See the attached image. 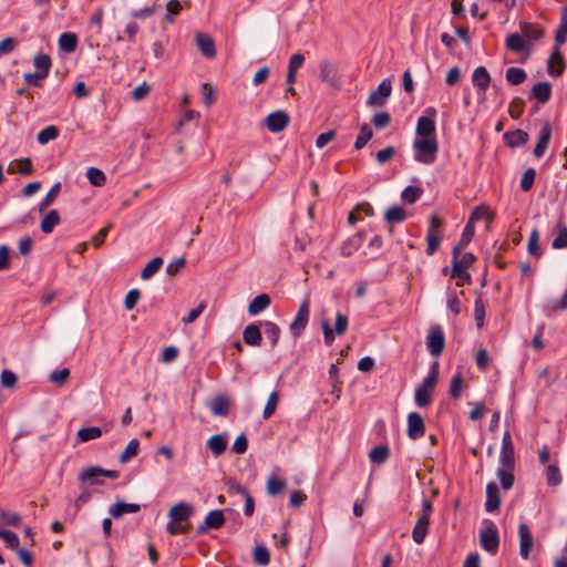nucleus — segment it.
<instances>
[{
	"label": "nucleus",
	"mask_w": 567,
	"mask_h": 567,
	"mask_svg": "<svg viewBox=\"0 0 567 567\" xmlns=\"http://www.w3.org/2000/svg\"><path fill=\"white\" fill-rule=\"evenodd\" d=\"M414 159L422 164H432L436 159L439 144L436 138H414Z\"/></svg>",
	"instance_id": "f257e3e1"
},
{
	"label": "nucleus",
	"mask_w": 567,
	"mask_h": 567,
	"mask_svg": "<svg viewBox=\"0 0 567 567\" xmlns=\"http://www.w3.org/2000/svg\"><path fill=\"white\" fill-rule=\"evenodd\" d=\"M432 511H433L432 503L429 499L424 498L422 501V514L417 518V520L412 529V538L417 545H421L424 543L425 537L429 533Z\"/></svg>",
	"instance_id": "f03ea898"
},
{
	"label": "nucleus",
	"mask_w": 567,
	"mask_h": 567,
	"mask_svg": "<svg viewBox=\"0 0 567 567\" xmlns=\"http://www.w3.org/2000/svg\"><path fill=\"white\" fill-rule=\"evenodd\" d=\"M349 319L346 315L338 312L336 315L334 327L331 328L328 320L321 321V329L323 332V340L327 346H331L334 341L336 336H343L348 329Z\"/></svg>",
	"instance_id": "7ed1b4c3"
},
{
	"label": "nucleus",
	"mask_w": 567,
	"mask_h": 567,
	"mask_svg": "<svg viewBox=\"0 0 567 567\" xmlns=\"http://www.w3.org/2000/svg\"><path fill=\"white\" fill-rule=\"evenodd\" d=\"M310 317V298L306 296L301 301L293 321L290 323V330L295 337H299L306 329Z\"/></svg>",
	"instance_id": "20e7f679"
},
{
	"label": "nucleus",
	"mask_w": 567,
	"mask_h": 567,
	"mask_svg": "<svg viewBox=\"0 0 567 567\" xmlns=\"http://www.w3.org/2000/svg\"><path fill=\"white\" fill-rule=\"evenodd\" d=\"M426 347L431 355L440 357L445 347V337L440 326H432L426 337Z\"/></svg>",
	"instance_id": "39448f33"
},
{
	"label": "nucleus",
	"mask_w": 567,
	"mask_h": 567,
	"mask_svg": "<svg viewBox=\"0 0 567 567\" xmlns=\"http://www.w3.org/2000/svg\"><path fill=\"white\" fill-rule=\"evenodd\" d=\"M480 540L482 547L492 554H495L499 546L498 532L492 522H487L484 529L481 530Z\"/></svg>",
	"instance_id": "423d86ee"
},
{
	"label": "nucleus",
	"mask_w": 567,
	"mask_h": 567,
	"mask_svg": "<svg viewBox=\"0 0 567 567\" xmlns=\"http://www.w3.org/2000/svg\"><path fill=\"white\" fill-rule=\"evenodd\" d=\"M109 477V478H117L118 473L116 471H110V470H103L99 466H91L84 468L80 475L79 478L82 482H90L92 485L102 484L100 481V477Z\"/></svg>",
	"instance_id": "0eeeda50"
},
{
	"label": "nucleus",
	"mask_w": 567,
	"mask_h": 567,
	"mask_svg": "<svg viewBox=\"0 0 567 567\" xmlns=\"http://www.w3.org/2000/svg\"><path fill=\"white\" fill-rule=\"evenodd\" d=\"M392 84L389 79L383 80L379 86L373 90L367 100L369 106H382L391 95Z\"/></svg>",
	"instance_id": "6e6552de"
},
{
	"label": "nucleus",
	"mask_w": 567,
	"mask_h": 567,
	"mask_svg": "<svg viewBox=\"0 0 567 567\" xmlns=\"http://www.w3.org/2000/svg\"><path fill=\"white\" fill-rule=\"evenodd\" d=\"M518 537H519V556L524 560H527L529 558L530 550L534 545V537H533V534H532L529 527L525 523H522L518 526Z\"/></svg>",
	"instance_id": "1a4fd4ad"
},
{
	"label": "nucleus",
	"mask_w": 567,
	"mask_h": 567,
	"mask_svg": "<svg viewBox=\"0 0 567 567\" xmlns=\"http://www.w3.org/2000/svg\"><path fill=\"white\" fill-rule=\"evenodd\" d=\"M265 124L272 133L281 132L289 124V115L285 111L272 112L266 117Z\"/></svg>",
	"instance_id": "9d476101"
},
{
	"label": "nucleus",
	"mask_w": 567,
	"mask_h": 567,
	"mask_svg": "<svg viewBox=\"0 0 567 567\" xmlns=\"http://www.w3.org/2000/svg\"><path fill=\"white\" fill-rule=\"evenodd\" d=\"M408 436L412 440L420 439L424 435L425 425L421 414L411 412L408 415Z\"/></svg>",
	"instance_id": "9b49d317"
},
{
	"label": "nucleus",
	"mask_w": 567,
	"mask_h": 567,
	"mask_svg": "<svg viewBox=\"0 0 567 567\" xmlns=\"http://www.w3.org/2000/svg\"><path fill=\"white\" fill-rule=\"evenodd\" d=\"M195 42L200 53L208 59H214L216 56V48L214 39L205 33H196Z\"/></svg>",
	"instance_id": "f8f14e48"
},
{
	"label": "nucleus",
	"mask_w": 567,
	"mask_h": 567,
	"mask_svg": "<svg viewBox=\"0 0 567 567\" xmlns=\"http://www.w3.org/2000/svg\"><path fill=\"white\" fill-rule=\"evenodd\" d=\"M514 467L515 462H499L497 477L504 489H509L514 484Z\"/></svg>",
	"instance_id": "ddd939ff"
},
{
	"label": "nucleus",
	"mask_w": 567,
	"mask_h": 567,
	"mask_svg": "<svg viewBox=\"0 0 567 567\" xmlns=\"http://www.w3.org/2000/svg\"><path fill=\"white\" fill-rule=\"evenodd\" d=\"M207 447L210 450L212 454L217 457L221 455L227 446H228V435L227 433H218L215 435H212L207 440Z\"/></svg>",
	"instance_id": "4468645a"
},
{
	"label": "nucleus",
	"mask_w": 567,
	"mask_h": 567,
	"mask_svg": "<svg viewBox=\"0 0 567 567\" xmlns=\"http://www.w3.org/2000/svg\"><path fill=\"white\" fill-rule=\"evenodd\" d=\"M415 138H436L435 122L427 116H421L416 123Z\"/></svg>",
	"instance_id": "2eb2a0df"
},
{
	"label": "nucleus",
	"mask_w": 567,
	"mask_h": 567,
	"mask_svg": "<svg viewBox=\"0 0 567 567\" xmlns=\"http://www.w3.org/2000/svg\"><path fill=\"white\" fill-rule=\"evenodd\" d=\"M501 505V497H499V491L496 483L491 482L486 486V502H485V509L488 513L495 512L499 508Z\"/></svg>",
	"instance_id": "dca6fc26"
},
{
	"label": "nucleus",
	"mask_w": 567,
	"mask_h": 567,
	"mask_svg": "<svg viewBox=\"0 0 567 567\" xmlns=\"http://www.w3.org/2000/svg\"><path fill=\"white\" fill-rule=\"evenodd\" d=\"M320 79L331 86H339L338 72L331 62L324 61L319 66Z\"/></svg>",
	"instance_id": "f3484780"
},
{
	"label": "nucleus",
	"mask_w": 567,
	"mask_h": 567,
	"mask_svg": "<svg viewBox=\"0 0 567 567\" xmlns=\"http://www.w3.org/2000/svg\"><path fill=\"white\" fill-rule=\"evenodd\" d=\"M565 69V62L559 49H556L549 56L547 63V71L551 76H558Z\"/></svg>",
	"instance_id": "a211bd4d"
},
{
	"label": "nucleus",
	"mask_w": 567,
	"mask_h": 567,
	"mask_svg": "<svg viewBox=\"0 0 567 567\" xmlns=\"http://www.w3.org/2000/svg\"><path fill=\"white\" fill-rule=\"evenodd\" d=\"M499 462H515L514 444L509 431H505L503 435Z\"/></svg>",
	"instance_id": "6ab92c4d"
},
{
	"label": "nucleus",
	"mask_w": 567,
	"mask_h": 567,
	"mask_svg": "<svg viewBox=\"0 0 567 567\" xmlns=\"http://www.w3.org/2000/svg\"><path fill=\"white\" fill-rule=\"evenodd\" d=\"M472 82L481 92L485 93L491 83V75L486 68L478 66L473 71Z\"/></svg>",
	"instance_id": "aec40b11"
},
{
	"label": "nucleus",
	"mask_w": 567,
	"mask_h": 567,
	"mask_svg": "<svg viewBox=\"0 0 567 567\" xmlns=\"http://www.w3.org/2000/svg\"><path fill=\"white\" fill-rule=\"evenodd\" d=\"M193 514V507L184 502L175 504L168 512L172 520L183 522L189 518Z\"/></svg>",
	"instance_id": "412c9836"
},
{
	"label": "nucleus",
	"mask_w": 567,
	"mask_h": 567,
	"mask_svg": "<svg viewBox=\"0 0 567 567\" xmlns=\"http://www.w3.org/2000/svg\"><path fill=\"white\" fill-rule=\"evenodd\" d=\"M475 261V257L471 252H463L460 247L453 248V267L467 269Z\"/></svg>",
	"instance_id": "4be33fe9"
},
{
	"label": "nucleus",
	"mask_w": 567,
	"mask_h": 567,
	"mask_svg": "<svg viewBox=\"0 0 567 567\" xmlns=\"http://www.w3.org/2000/svg\"><path fill=\"white\" fill-rule=\"evenodd\" d=\"M550 136L551 128L548 124H545L540 130L538 142L534 148V155L536 157H542L545 154L550 142Z\"/></svg>",
	"instance_id": "5701e85b"
},
{
	"label": "nucleus",
	"mask_w": 567,
	"mask_h": 567,
	"mask_svg": "<svg viewBox=\"0 0 567 567\" xmlns=\"http://www.w3.org/2000/svg\"><path fill=\"white\" fill-rule=\"evenodd\" d=\"M243 339L246 344L258 347L261 343L262 337L260 329L257 324H248L243 332Z\"/></svg>",
	"instance_id": "b1692460"
},
{
	"label": "nucleus",
	"mask_w": 567,
	"mask_h": 567,
	"mask_svg": "<svg viewBox=\"0 0 567 567\" xmlns=\"http://www.w3.org/2000/svg\"><path fill=\"white\" fill-rule=\"evenodd\" d=\"M362 241H363V234L362 233H358V234L349 237L348 239H346L342 243L341 254L343 256H346V257L351 256L352 254H354L361 247Z\"/></svg>",
	"instance_id": "393cba45"
},
{
	"label": "nucleus",
	"mask_w": 567,
	"mask_h": 567,
	"mask_svg": "<svg viewBox=\"0 0 567 567\" xmlns=\"http://www.w3.org/2000/svg\"><path fill=\"white\" fill-rule=\"evenodd\" d=\"M225 523L224 513L220 509L212 511L207 514L204 526L199 527V530H205L207 528L218 529Z\"/></svg>",
	"instance_id": "a878e982"
},
{
	"label": "nucleus",
	"mask_w": 567,
	"mask_h": 567,
	"mask_svg": "<svg viewBox=\"0 0 567 567\" xmlns=\"http://www.w3.org/2000/svg\"><path fill=\"white\" fill-rule=\"evenodd\" d=\"M305 56L301 53L291 55L288 64L287 83L293 84L297 79V72L302 66Z\"/></svg>",
	"instance_id": "bb28decb"
},
{
	"label": "nucleus",
	"mask_w": 567,
	"mask_h": 567,
	"mask_svg": "<svg viewBox=\"0 0 567 567\" xmlns=\"http://www.w3.org/2000/svg\"><path fill=\"white\" fill-rule=\"evenodd\" d=\"M141 506L135 503L117 502L110 507V514L114 518H118L126 513H136Z\"/></svg>",
	"instance_id": "cd10ccee"
},
{
	"label": "nucleus",
	"mask_w": 567,
	"mask_h": 567,
	"mask_svg": "<svg viewBox=\"0 0 567 567\" xmlns=\"http://www.w3.org/2000/svg\"><path fill=\"white\" fill-rule=\"evenodd\" d=\"M270 305V297L267 293L256 296L248 306V312L256 316L268 308Z\"/></svg>",
	"instance_id": "c85d7f7f"
},
{
	"label": "nucleus",
	"mask_w": 567,
	"mask_h": 567,
	"mask_svg": "<svg viewBox=\"0 0 567 567\" xmlns=\"http://www.w3.org/2000/svg\"><path fill=\"white\" fill-rule=\"evenodd\" d=\"M532 95L539 103H546L551 96V86L548 82H540L533 86Z\"/></svg>",
	"instance_id": "c756f323"
},
{
	"label": "nucleus",
	"mask_w": 567,
	"mask_h": 567,
	"mask_svg": "<svg viewBox=\"0 0 567 567\" xmlns=\"http://www.w3.org/2000/svg\"><path fill=\"white\" fill-rule=\"evenodd\" d=\"M209 408L214 415L225 416L229 409V400L225 395H217L213 399Z\"/></svg>",
	"instance_id": "7c9ffc66"
},
{
	"label": "nucleus",
	"mask_w": 567,
	"mask_h": 567,
	"mask_svg": "<svg viewBox=\"0 0 567 567\" xmlns=\"http://www.w3.org/2000/svg\"><path fill=\"white\" fill-rule=\"evenodd\" d=\"M59 223L60 215L58 210L52 209L42 218L40 228L44 234H50Z\"/></svg>",
	"instance_id": "2f4dec72"
},
{
	"label": "nucleus",
	"mask_w": 567,
	"mask_h": 567,
	"mask_svg": "<svg viewBox=\"0 0 567 567\" xmlns=\"http://www.w3.org/2000/svg\"><path fill=\"white\" fill-rule=\"evenodd\" d=\"M78 45V37L75 33L65 32L59 38V48L68 53L73 52Z\"/></svg>",
	"instance_id": "473e14b6"
},
{
	"label": "nucleus",
	"mask_w": 567,
	"mask_h": 567,
	"mask_svg": "<svg viewBox=\"0 0 567 567\" xmlns=\"http://www.w3.org/2000/svg\"><path fill=\"white\" fill-rule=\"evenodd\" d=\"M520 31L525 38L535 41L542 39L544 35V30L540 27L529 22L520 23Z\"/></svg>",
	"instance_id": "72a5a7b5"
},
{
	"label": "nucleus",
	"mask_w": 567,
	"mask_h": 567,
	"mask_svg": "<svg viewBox=\"0 0 567 567\" xmlns=\"http://www.w3.org/2000/svg\"><path fill=\"white\" fill-rule=\"evenodd\" d=\"M504 138L507 145L515 147L524 145L528 141V134L522 130H516L505 133Z\"/></svg>",
	"instance_id": "f704fd0d"
},
{
	"label": "nucleus",
	"mask_w": 567,
	"mask_h": 567,
	"mask_svg": "<svg viewBox=\"0 0 567 567\" xmlns=\"http://www.w3.org/2000/svg\"><path fill=\"white\" fill-rule=\"evenodd\" d=\"M9 173L19 172L22 175H29L32 173V162L29 157L16 159L8 167Z\"/></svg>",
	"instance_id": "c9c22d12"
},
{
	"label": "nucleus",
	"mask_w": 567,
	"mask_h": 567,
	"mask_svg": "<svg viewBox=\"0 0 567 567\" xmlns=\"http://www.w3.org/2000/svg\"><path fill=\"white\" fill-rule=\"evenodd\" d=\"M21 516L17 512L0 508V524L18 527L21 524Z\"/></svg>",
	"instance_id": "e433bc0d"
},
{
	"label": "nucleus",
	"mask_w": 567,
	"mask_h": 567,
	"mask_svg": "<svg viewBox=\"0 0 567 567\" xmlns=\"http://www.w3.org/2000/svg\"><path fill=\"white\" fill-rule=\"evenodd\" d=\"M506 48L513 52H522L526 49V41L519 33H512L506 39Z\"/></svg>",
	"instance_id": "4c0bfd02"
},
{
	"label": "nucleus",
	"mask_w": 567,
	"mask_h": 567,
	"mask_svg": "<svg viewBox=\"0 0 567 567\" xmlns=\"http://www.w3.org/2000/svg\"><path fill=\"white\" fill-rule=\"evenodd\" d=\"M231 488L245 498V515L251 516L255 511V502H254L252 496L249 494V492L245 487H243L239 484L233 486Z\"/></svg>",
	"instance_id": "58836bf2"
},
{
	"label": "nucleus",
	"mask_w": 567,
	"mask_h": 567,
	"mask_svg": "<svg viewBox=\"0 0 567 567\" xmlns=\"http://www.w3.org/2000/svg\"><path fill=\"white\" fill-rule=\"evenodd\" d=\"M286 486L287 484L282 478L272 475L267 480L266 489L269 495L276 496L280 494Z\"/></svg>",
	"instance_id": "ea45409f"
},
{
	"label": "nucleus",
	"mask_w": 567,
	"mask_h": 567,
	"mask_svg": "<svg viewBox=\"0 0 567 567\" xmlns=\"http://www.w3.org/2000/svg\"><path fill=\"white\" fill-rule=\"evenodd\" d=\"M441 238H442V234L439 229H427V235H426V243H427L426 254L427 255H433L437 250Z\"/></svg>",
	"instance_id": "a19ab883"
},
{
	"label": "nucleus",
	"mask_w": 567,
	"mask_h": 567,
	"mask_svg": "<svg viewBox=\"0 0 567 567\" xmlns=\"http://www.w3.org/2000/svg\"><path fill=\"white\" fill-rule=\"evenodd\" d=\"M278 403H279V393L277 391H274L269 394L266 405L264 408L262 417L265 420L270 419L275 414Z\"/></svg>",
	"instance_id": "79ce46f5"
},
{
	"label": "nucleus",
	"mask_w": 567,
	"mask_h": 567,
	"mask_svg": "<svg viewBox=\"0 0 567 567\" xmlns=\"http://www.w3.org/2000/svg\"><path fill=\"white\" fill-rule=\"evenodd\" d=\"M390 451L388 446L379 445L374 446L370 453L369 458L372 463L382 464L389 457Z\"/></svg>",
	"instance_id": "37998d69"
},
{
	"label": "nucleus",
	"mask_w": 567,
	"mask_h": 567,
	"mask_svg": "<svg viewBox=\"0 0 567 567\" xmlns=\"http://www.w3.org/2000/svg\"><path fill=\"white\" fill-rule=\"evenodd\" d=\"M526 72L523 69L512 66L506 70V80L512 85H518L526 80Z\"/></svg>",
	"instance_id": "c03bdc74"
},
{
	"label": "nucleus",
	"mask_w": 567,
	"mask_h": 567,
	"mask_svg": "<svg viewBox=\"0 0 567 567\" xmlns=\"http://www.w3.org/2000/svg\"><path fill=\"white\" fill-rule=\"evenodd\" d=\"M406 218V213L402 207L393 206L385 212V220L390 224L402 223Z\"/></svg>",
	"instance_id": "a18cd8bd"
},
{
	"label": "nucleus",
	"mask_w": 567,
	"mask_h": 567,
	"mask_svg": "<svg viewBox=\"0 0 567 567\" xmlns=\"http://www.w3.org/2000/svg\"><path fill=\"white\" fill-rule=\"evenodd\" d=\"M264 330L266 337L270 340L271 347L275 348L279 341L280 328L275 322L266 321Z\"/></svg>",
	"instance_id": "49530a36"
},
{
	"label": "nucleus",
	"mask_w": 567,
	"mask_h": 567,
	"mask_svg": "<svg viewBox=\"0 0 567 567\" xmlns=\"http://www.w3.org/2000/svg\"><path fill=\"white\" fill-rule=\"evenodd\" d=\"M101 435H102V430L97 426L83 427V429H80L76 433V436L81 442H87L91 440H95V439L101 437Z\"/></svg>",
	"instance_id": "de8ad7c7"
},
{
	"label": "nucleus",
	"mask_w": 567,
	"mask_h": 567,
	"mask_svg": "<svg viewBox=\"0 0 567 567\" xmlns=\"http://www.w3.org/2000/svg\"><path fill=\"white\" fill-rule=\"evenodd\" d=\"M481 219H486L488 221H491L493 219V213L485 205L477 206L472 212V214L468 218V221L475 225V223Z\"/></svg>",
	"instance_id": "09e8293b"
},
{
	"label": "nucleus",
	"mask_w": 567,
	"mask_h": 567,
	"mask_svg": "<svg viewBox=\"0 0 567 567\" xmlns=\"http://www.w3.org/2000/svg\"><path fill=\"white\" fill-rule=\"evenodd\" d=\"M163 265V259L161 257H155L153 258L145 267L144 269L142 270L141 272V277L142 279L144 280H147L150 279L151 277H153L161 268V266Z\"/></svg>",
	"instance_id": "8fccbe9b"
},
{
	"label": "nucleus",
	"mask_w": 567,
	"mask_h": 567,
	"mask_svg": "<svg viewBox=\"0 0 567 567\" xmlns=\"http://www.w3.org/2000/svg\"><path fill=\"white\" fill-rule=\"evenodd\" d=\"M373 133L371 127L368 124H362L360 127V133L355 140L354 147L355 150L363 148L367 143L372 138Z\"/></svg>",
	"instance_id": "3c124183"
},
{
	"label": "nucleus",
	"mask_w": 567,
	"mask_h": 567,
	"mask_svg": "<svg viewBox=\"0 0 567 567\" xmlns=\"http://www.w3.org/2000/svg\"><path fill=\"white\" fill-rule=\"evenodd\" d=\"M138 449H140V442L138 440L136 439H132L125 450L123 451V453L120 455V461L122 463H126L128 462L131 458L135 457L138 453Z\"/></svg>",
	"instance_id": "603ef678"
},
{
	"label": "nucleus",
	"mask_w": 567,
	"mask_h": 567,
	"mask_svg": "<svg viewBox=\"0 0 567 567\" xmlns=\"http://www.w3.org/2000/svg\"><path fill=\"white\" fill-rule=\"evenodd\" d=\"M86 177L93 186L97 187L103 186L106 182L105 174L96 167H90L86 171Z\"/></svg>",
	"instance_id": "864d4df0"
},
{
	"label": "nucleus",
	"mask_w": 567,
	"mask_h": 567,
	"mask_svg": "<svg viewBox=\"0 0 567 567\" xmlns=\"http://www.w3.org/2000/svg\"><path fill=\"white\" fill-rule=\"evenodd\" d=\"M33 63L35 68L38 69L37 72H39L42 76H48L50 69H51V59L49 55L42 54L37 55L33 60Z\"/></svg>",
	"instance_id": "5fc2aeb1"
},
{
	"label": "nucleus",
	"mask_w": 567,
	"mask_h": 567,
	"mask_svg": "<svg viewBox=\"0 0 567 567\" xmlns=\"http://www.w3.org/2000/svg\"><path fill=\"white\" fill-rule=\"evenodd\" d=\"M60 189H61V184L60 183H55L51 187V189L48 192L45 197L40 202V204H39V212H43L44 209H47L54 202V199L56 198V196L60 193Z\"/></svg>",
	"instance_id": "6e6d98bb"
},
{
	"label": "nucleus",
	"mask_w": 567,
	"mask_h": 567,
	"mask_svg": "<svg viewBox=\"0 0 567 567\" xmlns=\"http://www.w3.org/2000/svg\"><path fill=\"white\" fill-rule=\"evenodd\" d=\"M432 391L423 386H417L414 394V400L417 406L424 408L431 403Z\"/></svg>",
	"instance_id": "4d7b16f0"
},
{
	"label": "nucleus",
	"mask_w": 567,
	"mask_h": 567,
	"mask_svg": "<svg viewBox=\"0 0 567 567\" xmlns=\"http://www.w3.org/2000/svg\"><path fill=\"white\" fill-rule=\"evenodd\" d=\"M546 482L549 486H558L561 483V474L557 465L550 464L547 466Z\"/></svg>",
	"instance_id": "13d9d810"
},
{
	"label": "nucleus",
	"mask_w": 567,
	"mask_h": 567,
	"mask_svg": "<svg viewBox=\"0 0 567 567\" xmlns=\"http://www.w3.org/2000/svg\"><path fill=\"white\" fill-rule=\"evenodd\" d=\"M59 130L55 126H47L45 128L41 130L38 134V142L42 145L49 143L50 141H53L58 137Z\"/></svg>",
	"instance_id": "bf43d9fd"
},
{
	"label": "nucleus",
	"mask_w": 567,
	"mask_h": 567,
	"mask_svg": "<svg viewBox=\"0 0 567 567\" xmlns=\"http://www.w3.org/2000/svg\"><path fill=\"white\" fill-rule=\"evenodd\" d=\"M254 560L260 566H267L270 561L269 550L261 545H257L254 548Z\"/></svg>",
	"instance_id": "052dcab7"
},
{
	"label": "nucleus",
	"mask_w": 567,
	"mask_h": 567,
	"mask_svg": "<svg viewBox=\"0 0 567 567\" xmlns=\"http://www.w3.org/2000/svg\"><path fill=\"white\" fill-rule=\"evenodd\" d=\"M474 234H475L474 224L467 221L466 226L463 229L461 239L455 247H460V249H464L473 239Z\"/></svg>",
	"instance_id": "680f3d73"
},
{
	"label": "nucleus",
	"mask_w": 567,
	"mask_h": 567,
	"mask_svg": "<svg viewBox=\"0 0 567 567\" xmlns=\"http://www.w3.org/2000/svg\"><path fill=\"white\" fill-rule=\"evenodd\" d=\"M551 246L554 249L567 248V226L566 225H558V234L554 238Z\"/></svg>",
	"instance_id": "e2e57ef3"
},
{
	"label": "nucleus",
	"mask_w": 567,
	"mask_h": 567,
	"mask_svg": "<svg viewBox=\"0 0 567 567\" xmlns=\"http://www.w3.org/2000/svg\"><path fill=\"white\" fill-rule=\"evenodd\" d=\"M182 10V4L178 0H169L166 3V14L164 16V21L172 23L174 21V16L179 14Z\"/></svg>",
	"instance_id": "0e129e2a"
},
{
	"label": "nucleus",
	"mask_w": 567,
	"mask_h": 567,
	"mask_svg": "<svg viewBox=\"0 0 567 567\" xmlns=\"http://www.w3.org/2000/svg\"><path fill=\"white\" fill-rule=\"evenodd\" d=\"M69 377H70V370L68 368H63L61 370L51 372L49 375V380L53 384H55L58 386H62L66 382Z\"/></svg>",
	"instance_id": "69168bd1"
},
{
	"label": "nucleus",
	"mask_w": 567,
	"mask_h": 567,
	"mask_svg": "<svg viewBox=\"0 0 567 567\" xmlns=\"http://www.w3.org/2000/svg\"><path fill=\"white\" fill-rule=\"evenodd\" d=\"M462 390H463V377L458 372V373L454 374L451 379L450 394L452 398L457 399V398H460Z\"/></svg>",
	"instance_id": "338daca9"
},
{
	"label": "nucleus",
	"mask_w": 567,
	"mask_h": 567,
	"mask_svg": "<svg viewBox=\"0 0 567 567\" xmlns=\"http://www.w3.org/2000/svg\"><path fill=\"white\" fill-rule=\"evenodd\" d=\"M527 250L530 255L534 256H540V248H539V233L537 229H533L527 244Z\"/></svg>",
	"instance_id": "774afa93"
}]
</instances>
